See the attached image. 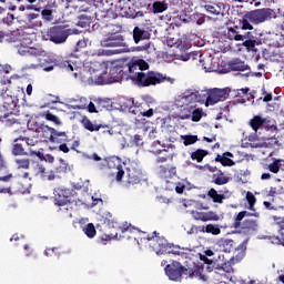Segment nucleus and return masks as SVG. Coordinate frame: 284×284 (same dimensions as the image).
I'll use <instances>...</instances> for the list:
<instances>
[{
  "label": "nucleus",
  "mask_w": 284,
  "mask_h": 284,
  "mask_svg": "<svg viewBox=\"0 0 284 284\" xmlns=\"http://www.w3.org/2000/svg\"><path fill=\"white\" fill-rule=\"evenodd\" d=\"M135 61L138 63V68H139L140 72H143V70H149L150 69V64L148 62H145V60L135 59Z\"/></svg>",
  "instance_id": "obj_55"
},
{
  "label": "nucleus",
  "mask_w": 284,
  "mask_h": 284,
  "mask_svg": "<svg viewBox=\"0 0 284 284\" xmlns=\"http://www.w3.org/2000/svg\"><path fill=\"white\" fill-rule=\"evenodd\" d=\"M70 34H72V29L68 28V26H54L51 27L47 32L49 41L55 43V45L65 43Z\"/></svg>",
  "instance_id": "obj_5"
},
{
  "label": "nucleus",
  "mask_w": 284,
  "mask_h": 284,
  "mask_svg": "<svg viewBox=\"0 0 284 284\" xmlns=\"http://www.w3.org/2000/svg\"><path fill=\"white\" fill-rule=\"evenodd\" d=\"M141 176H143V173L141 170H138L135 168H128L126 169V181L124 186L126 190H130L131 185H139L141 183Z\"/></svg>",
  "instance_id": "obj_11"
},
{
  "label": "nucleus",
  "mask_w": 284,
  "mask_h": 284,
  "mask_svg": "<svg viewBox=\"0 0 284 284\" xmlns=\"http://www.w3.org/2000/svg\"><path fill=\"white\" fill-rule=\"evenodd\" d=\"M21 138H18L13 141L11 153L13 156H28V152L23 148V144L21 142Z\"/></svg>",
  "instance_id": "obj_23"
},
{
  "label": "nucleus",
  "mask_w": 284,
  "mask_h": 284,
  "mask_svg": "<svg viewBox=\"0 0 284 284\" xmlns=\"http://www.w3.org/2000/svg\"><path fill=\"white\" fill-rule=\"evenodd\" d=\"M102 48H128L125 37L121 33L104 34L100 41Z\"/></svg>",
  "instance_id": "obj_7"
},
{
  "label": "nucleus",
  "mask_w": 284,
  "mask_h": 284,
  "mask_svg": "<svg viewBox=\"0 0 284 284\" xmlns=\"http://www.w3.org/2000/svg\"><path fill=\"white\" fill-rule=\"evenodd\" d=\"M108 170H110V175L115 176V181L121 183L123 176H125V171L123 170V161L119 156H110L105 159Z\"/></svg>",
  "instance_id": "obj_6"
},
{
  "label": "nucleus",
  "mask_w": 284,
  "mask_h": 284,
  "mask_svg": "<svg viewBox=\"0 0 284 284\" xmlns=\"http://www.w3.org/2000/svg\"><path fill=\"white\" fill-rule=\"evenodd\" d=\"M108 241H112V237L108 234L102 235V237L98 241L100 245H108Z\"/></svg>",
  "instance_id": "obj_59"
},
{
  "label": "nucleus",
  "mask_w": 284,
  "mask_h": 284,
  "mask_svg": "<svg viewBox=\"0 0 284 284\" xmlns=\"http://www.w3.org/2000/svg\"><path fill=\"white\" fill-rule=\"evenodd\" d=\"M243 219H245V217H244V215H243L242 212H240V213L235 216V220H234V223H233L234 230H239V229L243 225V222H241V221H243Z\"/></svg>",
  "instance_id": "obj_53"
},
{
  "label": "nucleus",
  "mask_w": 284,
  "mask_h": 284,
  "mask_svg": "<svg viewBox=\"0 0 284 284\" xmlns=\"http://www.w3.org/2000/svg\"><path fill=\"white\" fill-rule=\"evenodd\" d=\"M202 232L213 234V236H219V234H221V226L219 224H207L205 227H203Z\"/></svg>",
  "instance_id": "obj_37"
},
{
  "label": "nucleus",
  "mask_w": 284,
  "mask_h": 284,
  "mask_svg": "<svg viewBox=\"0 0 284 284\" xmlns=\"http://www.w3.org/2000/svg\"><path fill=\"white\" fill-rule=\"evenodd\" d=\"M243 41H258V37L252 31H247L245 34H242Z\"/></svg>",
  "instance_id": "obj_56"
},
{
  "label": "nucleus",
  "mask_w": 284,
  "mask_h": 284,
  "mask_svg": "<svg viewBox=\"0 0 284 284\" xmlns=\"http://www.w3.org/2000/svg\"><path fill=\"white\" fill-rule=\"evenodd\" d=\"M159 176L161 179H164L166 183H169V179H172L173 176H176V168L171 166V165H160L159 168Z\"/></svg>",
  "instance_id": "obj_20"
},
{
  "label": "nucleus",
  "mask_w": 284,
  "mask_h": 284,
  "mask_svg": "<svg viewBox=\"0 0 284 284\" xmlns=\"http://www.w3.org/2000/svg\"><path fill=\"white\" fill-rule=\"evenodd\" d=\"M3 39L7 41V43H16V45H18L21 41H23V34H21L19 31H12L4 34Z\"/></svg>",
  "instance_id": "obj_24"
},
{
  "label": "nucleus",
  "mask_w": 284,
  "mask_h": 284,
  "mask_svg": "<svg viewBox=\"0 0 284 284\" xmlns=\"http://www.w3.org/2000/svg\"><path fill=\"white\" fill-rule=\"evenodd\" d=\"M21 141H26L27 145H30L31 148H33V145H37L39 143L38 140H34L32 138H23L20 136Z\"/></svg>",
  "instance_id": "obj_58"
},
{
  "label": "nucleus",
  "mask_w": 284,
  "mask_h": 284,
  "mask_svg": "<svg viewBox=\"0 0 284 284\" xmlns=\"http://www.w3.org/2000/svg\"><path fill=\"white\" fill-rule=\"evenodd\" d=\"M123 74H125V72L123 71V67L113 64L109 70V81L111 83L122 81Z\"/></svg>",
  "instance_id": "obj_16"
},
{
  "label": "nucleus",
  "mask_w": 284,
  "mask_h": 284,
  "mask_svg": "<svg viewBox=\"0 0 284 284\" xmlns=\"http://www.w3.org/2000/svg\"><path fill=\"white\" fill-rule=\"evenodd\" d=\"M234 105H236V102L232 101V102H229V104L221 108V110H223V112H230V110H232V108H234Z\"/></svg>",
  "instance_id": "obj_63"
},
{
  "label": "nucleus",
  "mask_w": 284,
  "mask_h": 284,
  "mask_svg": "<svg viewBox=\"0 0 284 284\" xmlns=\"http://www.w3.org/2000/svg\"><path fill=\"white\" fill-rule=\"evenodd\" d=\"M3 108L7 110H14L17 108V102L14 101V98L7 97L3 99Z\"/></svg>",
  "instance_id": "obj_48"
},
{
  "label": "nucleus",
  "mask_w": 284,
  "mask_h": 284,
  "mask_svg": "<svg viewBox=\"0 0 284 284\" xmlns=\"http://www.w3.org/2000/svg\"><path fill=\"white\" fill-rule=\"evenodd\" d=\"M14 48H17L18 53H20L21 57H26L30 52V47L23 45L22 42L14 44Z\"/></svg>",
  "instance_id": "obj_50"
},
{
  "label": "nucleus",
  "mask_w": 284,
  "mask_h": 284,
  "mask_svg": "<svg viewBox=\"0 0 284 284\" xmlns=\"http://www.w3.org/2000/svg\"><path fill=\"white\" fill-rule=\"evenodd\" d=\"M81 124L83 125L84 130H88L89 132H99V130L103 128L102 124L92 123L88 116L82 118Z\"/></svg>",
  "instance_id": "obj_27"
},
{
  "label": "nucleus",
  "mask_w": 284,
  "mask_h": 284,
  "mask_svg": "<svg viewBox=\"0 0 284 284\" xmlns=\"http://www.w3.org/2000/svg\"><path fill=\"white\" fill-rule=\"evenodd\" d=\"M193 108L194 105H191V106L184 105V108L181 109L179 112V119H181L182 121L190 120L192 118Z\"/></svg>",
  "instance_id": "obj_33"
},
{
  "label": "nucleus",
  "mask_w": 284,
  "mask_h": 284,
  "mask_svg": "<svg viewBox=\"0 0 284 284\" xmlns=\"http://www.w3.org/2000/svg\"><path fill=\"white\" fill-rule=\"evenodd\" d=\"M281 163H283V160H275L267 165V170H270L272 174H278V172H281Z\"/></svg>",
  "instance_id": "obj_44"
},
{
  "label": "nucleus",
  "mask_w": 284,
  "mask_h": 284,
  "mask_svg": "<svg viewBox=\"0 0 284 284\" xmlns=\"http://www.w3.org/2000/svg\"><path fill=\"white\" fill-rule=\"evenodd\" d=\"M247 243H250V239H245L240 244L231 239H222L217 242V245L220 250H222V252H225L226 254L233 252L235 261H243V258L245 257V252L247 251Z\"/></svg>",
  "instance_id": "obj_3"
},
{
  "label": "nucleus",
  "mask_w": 284,
  "mask_h": 284,
  "mask_svg": "<svg viewBox=\"0 0 284 284\" xmlns=\"http://www.w3.org/2000/svg\"><path fill=\"white\" fill-rule=\"evenodd\" d=\"M146 241H152L153 250H165L168 247V241L165 237L159 236V233L154 231L152 234H148Z\"/></svg>",
  "instance_id": "obj_13"
},
{
  "label": "nucleus",
  "mask_w": 284,
  "mask_h": 284,
  "mask_svg": "<svg viewBox=\"0 0 284 284\" xmlns=\"http://www.w3.org/2000/svg\"><path fill=\"white\" fill-rule=\"evenodd\" d=\"M203 109L196 108V105H193V110L191 112V121L194 123H199L201 119H203Z\"/></svg>",
  "instance_id": "obj_39"
},
{
  "label": "nucleus",
  "mask_w": 284,
  "mask_h": 284,
  "mask_svg": "<svg viewBox=\"0 0 284 284\" xmlns=\"http://www.w3.org/2000/svg\"><path fill=\"white\" fill-rule=\"evenodd\" d=\"M209 152L207 150L197 149L196 151L191 153L192 161H196L197 163H201L205 156H207Z\"/></svg>",
  "instance_id": "obj_31"
},
{
  "label": "nucleus",
  "mask_w": 284,
  "mask_h": 284,
  "mask_svg": "<svg viewBox=\"0 0 284 284\" xmlns=\"http://www.w3.org/2000/svg\"><path fill=\"white\" fill-rule=\"evenodd\" d=\"M229 68L232 72H246L250 70V64H245V61L241 59H234L229 62Z\"/></svg>",
  "instance_id": "obj_21"
},
{
  "label": "nucleus",
  "mask_w": 284,
  "mask_h": 284,
  "mask_svg": "<svg viewBox=\"0 0 284 284\" xmlns=\"http://www.w3.org/2000/svg\"><path fill=\"white\" fill-rule=\"evenodd\" d=\"M199 141V136L196 135H184L183 143L184 145H194Z\"/></svg>",
  "instance_id": "obj_52"
},
{
  "label": "nucleus",
  "mask_w": 284,
  "mask_h": 284,
  "mask_svg": "<svg viewBox=\"0 0 284 284\" xmlns=\"http://www.w3.org/2000/svg\"><path fill=\"white\" fill-rule=\"evenodd\" d=\"M246 19H250L251 23L254 26H261V23H265V21L276 19V11L271 8L255 9L246 12Z\"/></svg>",
  "instance_id": "obj_4"
},
{
  "label": "nucleus",
  "mask_w": 284,
  "mask_h": 284,
  "mask_svg": "<svg viewBox=\"0 0 284 284\" xmlns=\"http://www.w3.org/2000/svg\"><path fill=\"white\" fill-rule=\"evenodd\" d=\"M257 43H258V40H245L243 42V45L244 48H246L248 52H254Z\"/></svg>",
  "instance_id": "obj_51"
},
{
  "label": "nucleus",
  "mask_w": 284,
  "mask_h": 284,
  "mask_svg": "<svg viewBox=\"0 0 284 284\" xmlns=\"http://www.w3.org/2000/svg\"><path fill=\"white\" fill-rule=\"evenodd\" d=\"M104 74H108L106 71H104L102 74L98 75L95 79H94V84L95 85H109L110 83V78H105Z\"/></svg>",
  "instance_id": "obj_46"
},
{
  "label": "nucleus",
  "mask_w": 284,
  "mask_h": 284,
  "mask_svg": "<svg viewBox=\"0 0 284 284\" xmlns=\"http://www.w3.org/2000/svg\"><path fill=\"white\" fill-rule=\"evenodd\" d=\"M248 125L253 131L258 132V130H278V128L272 124V120L270 118H263L261 115H254Z\"/></svg>",
  "instance_id": "obj_8"
},
{
  "label": "nucleus",
  "mask_w": 284,
  "mask_h": 284,
  "mask_svg": "<svg viewBox=\"0 0 284 284\" xmlns=\"http://www.w3.org/2000/svg\"><path fill=\"white\" fill-rule=\"evenodd\" d=\"M229 97L227 89H213L207 93L206 105H215V103L225 101Z\"/></svg>",
  "instance_id": "obj_10"
},
{
  "label": "nucleus",
  "mask_w": 284,
  "mask_h": 284,
  "mask_svg": "<svg viewBox=\"0 0 284 284\" xmlns=\"http://www.w3.org/2000/svg\"><path fill=\"white\" fill-rule=\"evenodd\" d=\"M70 194H72V191H70V189L60 190L58 197L55 199L54 205H57L58 207H65V205L70 203Z\"/></svg>",
  "instance_id": "obj_19"
},
{
  "label": "nucleus",
  "mask_w": 284,
  "mask_h": 284,
  "mask_svg": "<svg viewBox=\"0 0 284 284\" xmlns=\"http://www.w3.org/2000/svg\"><path fill=\"white\" fill-rule=\"evenodd\" d=\"M55 132L57 130L54 128H50L45 124H39L36 128L38 139H40V141H42L43 143H52V141H57L54 140Z\"/></svg>",
  "instance_id": "obj_9"
},
{
  "label": "nucleus",
  "mask_w": 284,
  "mask_h": 284,
  "mask_svg": "<svg viewBox=\"0 0 284 284\" xmlns=\"http://www.w3.org/2000/svg\"><path fill=\"white\" fill-rule=\"evenodd\" d=\"M68 141H70V139H68V133L65 132H59L55 130V133L53 135V141H51V143H68Z\"/></svg>",
  "instance_id": "obj_35"
},
{
  "label": "nucleus",
  "mask_w": 284,
  "mask_h": 284,
  "mask_svg": "<svg viewBox=\"0 0 284 284\" xmlns=\"http://www.w3.org/2000/svg\"><path fill=\"white\" fill-rule=\"evenodd\" d=\"M145 39H150V33L144 29L135 27L133 29V41L139 43L140 41H145Z\"/></svg>",
  "instance_id": "obj_25"
},
{
  "label": "nucleus",
  "mask_w": 284,
  "mask_h": 284,
  "mask_svg": "<svg viewBox=\"0 0 284 284\" xmlns=\"http://www.w3.org/2000/svg\"><path fill=\"white\" fill-rule=\"evenodd\" d=\"M239 230L240 232H242V234H253V232H256V230H258V222L250 219L244 220Z\"/></svg>",
  "instance_id": "obj_18"
},
{
  "label": "nucleus",
  "mask_w": 284,
  "mask_h": 284,
  "mask_svg": "<svg viewBox=\"0 0 284 284\" xmlns=\"http://www.w3.org/2000/svg\"><path fill=\"white\" fill-rule=\"evenodd\" d=\"M239 27L229 28L226 37L230 41H243V34L239 33Z\"/></svg>",
  "instance_id": "obj_30"
},
{
  "label": "nucleus",
  "mask_w": 284,
  "mask_h": 284,
  "mask_svg": "<svg viewBox=\"0 0 284 284\" xmlns=\"http://www.w3.org/2000/svg\"><path fill=\"white\" fill-rule=\"evenodd\" d=\"M128 72H129V79H132L133 74H136V72H141L139 69V64L136 62V59H132L126 63Z\"/></svg>",
  "instance_id": "obj_36"
},
{
  "label": "nucleus",
  "mask_w": 284,
  "mask_h": 284,
  "mask_svg": "<svg viewBox=\"0 0 284 284\" xmlns=\"http://www.w3.org/2000/svg\"><path fill=\"white\" fill-rule=\"evenodd\" d=\"M191 214L195 221H202L203 223H207V221L221 220V216H219V214H216V212L214 211H209V212L192 211Z\"/></svg>",
  "instance_id": "obj_12"
},
{
  "label": "nucleus",
  "mask_w": 284,
  "mask_h": 284,
  "mask_svg": "<svg viewBox=\"0 0 284 284\" xmlns=\"http://www.w3.org/2000/svg\"><path fill=\"white\" fill-rule=\"evenodd\" d=\"M102 30L105 32V34H120L123 30V27H121V24L109 22L102 26Z\"/></svg>",
  "instance_id": "obj_26"
},
{
  "label": "nucleus",
  "mask_w": 284,
  "mask_h": 284,
  "mask_svg": "<svg viewBox=\"0 0 284 284\" xmlns=\"http://www.w3.org/2000/svg\"><path fill=\"white\" fill-rule=\"evenodd\" d=\"M246 201L248 203L247 210H250L251 212H254V205H256V196L254 195V193L247 191L246 192Z\"/></svg>",
  "instance_id": "obj_45"
},
{
  "label": "nucleus",
  "mask_w": 284,
  "mask_h": 284,
  "mask_svg": "<svg viewBox=\"0 0 284 284\" xmlns=\"http://www.w3.org/2000/svg\"><path fill=\"white\" fill-rule=\"evenodd\" d=\"M202 8L209 13V14H216L219 16L221 13V6L214 2H204L202 4Z\"/></svg>",
  "instance_id": "obj_29"
},
{
  "label": "nucleus",
  "mask_w": 284,
  "mask_h": 284,
  "mask_svg": "<svg viewBox=\"0 0 284 284\" xmlns=\"http://www.w3.org/2000/svg\"><path fill=\"white\" fill-rule=\"evenodd\" d=\"M140 114H141V116H145L146 119H151V116H154V109L141 111Z\"/></svg>",
  "instance_id": "obj_60"
},
{
  "label": "nucleus",
  "mask_w": 284,
  "mask_h": 284,
  "mask_svg": "<svg viewBox=\"0 0 284 284\" xmlns=\"http://www.w3.org/2000/svg\"><path fill=\"white\" fill-rule=\"evenodd\" d=\"M166 276L170 281L179 282L186 276V278H200V281H207V276L203 275V266L193 263L192 266H183L180 262L173 261L164 268Z\"/></svg>",
  "instance_id": "obj_1"
},
{
  "label": "nucleus",
  "mask_w": 284,
  "mask_h": 284,
  "mask_svg": "<svg viewBox=\"0 0 284 284\" xmlns=\"http://www.w3.org/2000/svg\"><path fill=\"white\" fill-rule=\"evenodd\" d=\"M229 181H231V178L225 175L223 171L219 170L212 175L211 183H214V185H227Z\"/></svg>",
  "instance_id": "obj_22"
},
{
  "label": "nucleus",
  "mask_w": 284,
  "mask_h": 284,
  "mask_svg": "<svg viewBox=\"0 0 284 284\" xmlns=\"http://www.w3.org/2000/svg\"><path fill=\"white\" fill-rule=\"evenodd\" d=\"M14 163L18 170H30V159L29 158H16Z\"/></svg>",
  "instance_id": "obj_34"
},
{
  "label": "nucleus",
  "mask_w": 284,
  "mask_h": 284,
  "mask_svg": "<svg viewBox=\"0 0 284 284\" xmlns=\"http://www.w3.org/2000/svg\"><path fill=\"white\" fill-rule=\"evenodd\" d=\"M82 232H84L88 239H94L97 236V227H94L93 223H88L83 226Z\"/></svg>",
  "instance_id": "obj_38"
},
{
  "label": "nucleus",
  "mask_w": 284,
  "mask_h": 284,
  "mask_svg": "<svg viewBox=\"0 0 284 284\" xmlns=\"http://www.w3.org/2000/svg\"><path fill=\"white\" fill-rule=\"evenodd\" d=\"M201 101H203V99L201 98V93H199V91L196 92H185L182 95V103L183 105L190 106L191 105H195L197 103H201Z\"/></svg>",
  "instance_id": "obj_15"
},
{
  "label": "nucleus",
  "mask_w": 284,
  "mask_h": 284,
  "mask_svg": "<svg viewBox=\"0 0 284 284\" xmlns=\"http://www.w3.org/2000/svg\"><path fill=\"white\" fill-rule=\"evenodd\" d=\"M184 190H185V184L179 182V183L175 185V192H176L178 194H183Z\"/></svg>",
  "instance_id": "obj_62"
},
{
  "label": "nucleus",
  "mask_w": 284,
  "mask_h": 284,
  "mask_svg": "<svg viewBox=\"0 0 284 284\" xmlns=\"http://www.w3.org/2000/svg\"><path fill=\"white\" fill-rule=\"evenodd\" d=\"M122 232H141V230H139L132 225H123Z\"/></svg>",
  "instance_id": "obj_61"
},
{
  "label": "nucleus",
  "mask_w": 284,
  "mask_h": 284,
  "mask_svg": "<svg viewBox=\"0 0 284 284\" xmlns=\"http://www.w3.org/2000/svg\"><path fill=\"white\" fill-rule=\"evenodd\" d=\"M81 48H85V42L83 40H80L77 42L74 52H79V50H81Z\"/></svg>",
  "instance_id": "obj_64"
},
{
  "label": "nucleus",
  "mask_w": 284,
  "mask_h": 284,
  "mask_svg": "<svg viewBox=\"0 0 284 284\" xmlns=\"http://www.w3.org/2000/svg\"><path fill=\"white\" fill-rule=\"evenodd\" d=\"M174 23L175 26H183V23H190V16H187L185 11H182L174 18Z\"/></svg>",
  "instance_id": "obj_42"
},
{
  "label": "nucleus",
  "mask_w": 284,
  "mask_h": 284,
  "mask_svg": "<svg viewBox=\"0 0 284 284\" xmlns=\"http://www.w3.org/2000/svg\"><path fill=\"white\" fill-rule=\"evenodd\" d=\"M241 212H242V216H244V219H245V216H254L255 219H258V216H261V213H258L256 211V209H254V211H252V212H247V211H241Z\"/></svg>",
  "instance_id": "obj_57"
},
{
  "label": "nucleus",
  "mask_w": 284,
  "mask_h": 284,
  "mask_svg": "<svg viewBox=\"0 0 284 284\" xmlns=\"http://www.w3.org/2000/svg\"><path fill=\"white\" fill-rule=\"evenodd\" d=\"M39 67L44 72H52V70H54V61H52L50 59L41 60L39 63Z\"/></svg>",
  "instance_id": "obj_41"
},
{
  "label": "nucleus",
  "mask_w": 284,
  "mask_h": 284,
  "mask_svg": "<svg viewBox=\"0 0 284 284\" xmlns=\"http://www.w3.org/2000/svg\"><path fill=\"white\" fill-rule=\"evenodd\" d=\"M44 119L47 121H51L52 123H54L55 125H62L63 122H61V120L59 119V116L52 114L50 111H47L44 113Z\"/></svg>",
  "instance_id": "obj_49"
},
{
  "label": "nucleus",
  "mask_w": 284,
  "mask_h": 284,
  "mask_svg": "<svg viewBox=\"0 0 284 284\" xmlns=\"http://www.w3.org/2000/svg\"><path fill=\"white\" fill-rule=\"evenodd\" d=\"M232 159H234V154L232 152H224L222 155L221 154L216 155L215 162L221 163L223 168H232L236 165V163Z\"/></svg>",
  "instance_id": "obj_17"
},
{
  "label": "nucleus",
  "mask_w": 284,
  "mask_h": 284,
  "mask_svg": "<svg viewBox=\"0 0 284 284\" xmlns=\"http://www.w3.org/2000/svg\"><path fill=\"white\" fill-rule=\"evenodd\" d=\"M131 81L138 88H150V85H159V83H174V79L168 78L159 72L149 71V72H135L131 75Z\"/></svg>",
  "instance_id": "obj_2"
},
{
  "label": "nucleus",
  "mask_w": 284,
  "mask_h": 284,
  "mask_svg": "<svg viewBox=\"0 0 284 284\" xmlns=\"http://www.w3.org/2000/svg\"><path fill=\"white\" fill-rule=\"evenodd\" d=\"M42 14V19L44 21H52V19H54V16H52V10L51 9H43L41 11Z\"/></svg>",
  "instance_id": "obj_54"
},
{
  "label": "nucleus",
  "mask_w": 284,
  "mask_h": 284,
  "mask_svg": "<svg viewBox=\"0 0 284 284\" xmlns=\"http://www.w3.org/2000/svg\"><path fill=\"white\" fill-rule=\"evenodd\" d=\"M240 26L242 30H254V27L252 26V21L247 18V13H245L240 21Z\"/></svg>",
  "instance_id": "obj_47"
},
{
  "label": "nucleus",
  "mask_w": 284,
  "mask_h": 284,
  "mask_svg": "<svg viewBox=\"0 0 284 284\" xmlns=\"http://www.w3.org/2000/svg\"><path fill=\"white\" fill-rule=\"evenodd\" d=\"M0 120L1 123H3V125H7L8 128H10V125L19 123V119H17V114H14L13 112L4 113L3 115H1Z\"/></svg>",
  "instance_id": "obj_28"
},
{
  "label": "nucleus",
  "mask_w": 284,
  "mask_h": 284,
  "mask_svg": "<svg viewBox=\"0 0 284 284\" xmlns=\"http://www.w3.org/2000/svg\"><path fill=\"white\" fill-rule=\"evenodd\" d=\"M250 88L239 89L236 94V103H245Z\"/></svg>",
  "instance_id": "obj_43"
},
{
  "label": "nucleus",
  "mask_w": 284,
  "mask_h": 284,
  "mask_svg": "<svg viewBox=\"0 0 284 284\" xmlns=\"http://www.w3.org/2000/svg\"><path fill=\"white\" fill-rule=\"evenodd\" d=\"M232 193H230V190L225 189L224 191H216V189H210L207 191V196L213 201V203L223 204V201L227 199Z\"/></svg>",
  "instance_id": "obj_14"
},
{
  "label": "nucleus",
  "mask_w": 284,
  "mask_h": 284,
  "mask_svg": "<svg viewBox=\"0 0 284 284\" xmlns=\"http://www.w3.org/2000/svg\"><path fill=\"white\" fill-rule=\"evenodd\" d=\"M168 10V3L165 1H155L152 4L153 14H161Z\"/></svg>",
  "instance_id": "obj_32"
},
{
  "label": "nucleus",
  "mask_w": 284,
  "mask_h": 284,
  "mask_svg": "<svg viewBox=\"0 0 284 284\" xmlns=\"http://www.w3.org/2000/svg\"><path fill=\"white\" fill-rule=\"evenodd\" d=\"M58 212L61 219H72V206H70V203L64 206H60Z\"/></svg>",
  "instance_id": "obj_40"
}]
</instances>
